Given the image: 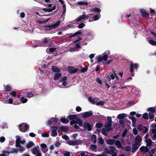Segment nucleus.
I'll return each mask as SVG.
<instances>
[{
  "mask_svg": "<svg viewBox=\"0 0 156 156\" xmlns=\"http://www.w3.org/2000/svg\"><path fill=\"white\" fill-rule=\"evenodd\" d=\"M29 127V125L25 123H23L19 125V130L22 132H25L28 131Z\"/></svg>",
  "mask_w": 156,
  "mask_h": 156,
  "instance_id": "1",
  "label": "nucleus"
},
{
  "mask_svg": "<svg viewBox=\"0 0 156 156\" xmlns=\"http://www.w3.org/2000/svg\"><path fill=\"white\" fill-rule=\"evenodd\" d=\"M83 127L85 129L88 131H90L93 129V126L87 122H84L83 126Z\"/></svg>",
  "mask_w": 156,
  "mask_h": 156,
  "instance_id": "2",
  "label": "nucleus"
},
{
  "mask_svg": "<svg viewBox=\"0 0 156 156\" xmlns=\"http://www.w3.org/2000/svg\"><path fill=\"white\" fill-rule=\"evenodd\" d=\"M137 128L140 131H142L144 133H146L148 130V129L147 127L143 126L141 124H140L138 126Z\"/></svg>",
  "mask_w": 156,
  "mask_h": 156,
  "instance_id": "3",
  "label": "nucleus"
},
{
  "mask_svg": "<svg viewBox=\"0 0 156 156\" xmlns=\"http://www.w3.org/2000/svg\"><path fill=\"white\" fill-rule=\"evenodd\" d=\"M138 65L137 63H135L134 64H133V62L132 61L131 62V63L130 65V72L131 73H132L134 72V67L135 68L137 69L138 67Z\"/></svg>",
  "mask_w": 156,
  "mask_h": 156,
  "instance_id": "4",
  "label": "nucleus"
},
{
  "mask_svg": "<svg viewBox=\"0 0 156 156\" xmlns=\"http://www.w3.org/2000/svg\"><path fill=\"white\" fill-rule=\"evenodd\" d=\"M93 113L92 111L84 112L82 115V117L84 118L89 117L93 115Z\"/></svg>",
  "mask_w": 156,
  "mask_h": 156,
  "instance_id": "5",
  "label": "nucleus"
},
{
  "mask_svg": "<svg viewBox=\"0 0 156 156\" xmlns=\"http://www.w3.org/2000/svg\"><path fill=\"white\" fill-rule=\"evenodd\" d=\"M68 72L70 73H75L78 70L77 68H75L73 66H69L67 68Z\"/></svg>",
  "mask_w": 156,
  "mask_h": 156,
  "instance_id": "6",
  "label": "nucleus"
},
{
  "mask_svg": "<svg viewBox=\"0 0 156 156\" xmlns=\"http://www.w3.org/2000/svg\"><path fill=\"white\" fill-rule=\"evenodd\" d=\"M112 123L108 122H107L105 123V127L107 129V132H109V131L113 130V128L111 127Z\"/></svg>",
  "mask_w": 156,
  "mask_h": 156,
  "instance_id": "7",
  "label": "nucleus"
},
{
  "mask_svg": "<svg viewBox=\"0 0 156 156\" xmlns=\"http://www.w3.org/2000/svg\"><path fill=\"white\" fill-rule=\"evenodd\" d=\"M140 12L141 13L142 16L144 18H147L149 17V14L144 9H140Z\"/></svg>",
  "mask_w": 156,
  "mask_h": 156,
  "instance_id": "8",
  "label": "nucleus"
},
{
  "mask_svg": "<svg viewBox=\"0 0 156 156\" xmlns=\"http://www.w3.org/2000/svg\"><path fill=\"white\" fill-rule=\"evenodd\" d=\"M140 145L139 143L136 142L133 144L132 147V152L133 153L135 152L136 150L138 148Z\"/></svg>",
  "mask_w": 156,
  "mask_h": 156,
  "instance_id": "9",
  "label": "nucleus"
},
{
  "mask_svg": "<svg viewBox=\"0 0 156 156\" xmlns=\"http://www.w3.org/2000/svg\"><path fill=\"white\" fill-rule=\"evenodd\" d=\"M60 21H58L56 23L51 25H47L45 26V27H51L52 28H56L60 25L61 23Z\"/></svg>",
  "mask_w": 156,
  "mask_h": 156,
  "instance_id": "10",
  "label": "nucleus"
},
{
  "mask_svg": "<svg viewBox=\"0 0 156 156\" xmlns=\"http://www.w3.org/2000/svg\"><path fill=\"white\" fill-rule=\"evenodd\" d=\"M89 17V16H88L87 15H82L80 16L76 19V22H79L83 20V19H87Z\"/></svg>",
  "mask_w": 156,
  "mask_h": 156,
  "instance_id": "11",
  "label": "nucleus"
},
{
  "mask_svg": "<svg viewBox=\"0 0 156 156\" xmlns=\"http://www.w3.org/2000/svg\"><path fill=\"white\" fill-rule=\"evenodd\" d=\"M140 150L143 154H144L145 152L147 153L149 152V149L147 146H142L140 148Z\"/></svg>",
  "mask_w": 156,
  "mask_h": 156,
  "instance_id": "12",
  "label": "nucleus"
},
{
  "mask_svg": "<svg viewBox=\"0 0 156 156\" xmlns=\"http://www.w3.org/2000/svg\"><path fill=\"white\" fill-rule=\"evenodd\" d=\"M60 129L63 132H68L69 130L68 127L66 126H61L60 127Z\"/></svg>",
  "mask_w": 156,
  "mask_h": 156,
  "instance_id": "13",
  "label": "nucleus"
},
{
  "mask_svg": "<svg viewBox=\"0 0 156 156\" xmlns=\"http://www.w3.org/2000/svg\"><path fill=\"white\" fill-rule=\"evenodd\" d=\"M77 118V116L76 114L69 115L67 117V118L71 120L74 119L76 120Z\"/></svg>",
  "mask_w": 156,
  "mask_h": 156,
  "instance_id": "14",
  "label": "nucleus"
},
{
  "mask_svg": "<svg viewBox=\"0 0 156 156\" xmlns=\"http://www.w3.org/2000/svg\"><path fill=\"white\" fill-rule=\"evenodd\" d=\"M90 12H95L99 13L101 12V10L98 7L92 8L90 9Z\"/></svg>",
  "mask_w": 156,
  "mask_h": 156,
  "instance_id": "15",
  "label": "nucleus"
},
{
  "mask_svg": "<svg viewBox=\"0 0 156 156\" xmlns=\"http://www.w3.org/2000/svg\"><path fill=\"white\" fill-rule=\"evenodd\" d=\"M51 69L53 72L55 73L59 72L61 71L60 69L55 66H52Z\"/></svg>",
  "mask_w": 156,
  "mask_h": 156,
  "instance_id": "16",
  "label": "nucleus"
},
{
  "mask_svg": "<svg viewBox=\"0 0 156 156\" xmlns=\"http://www.w3.org/2000/svg\"><path fill=\"white\" fill-rule=\"evenodd\" d=\"M115 144L117 147L119 148L122 149V146L120 143V141L119 140H117L114 143Z\"/></svg>",
  "mask_w": 156,
  "mask_h": 156,
  "instance_id": "17",
  "label": "nucleus"
},
{
  "mask_svg": "<svg viewBox=\"0 0 156 156\" xmlns=\"http://www.w3.org/2000/svg\"><path fill=\"white\" fill-rule=\"evenodd\" d=\"M48 42L47 40V38H45L44 39V40L42 42H40V44L41 46H45L46 44H48Z\"/></svg>",
  "mask_w": 156,
  "mask_h": 156,
  "instance_id": "18",
  "label": "nucleus"
},
{
  "mask_svg": "<svg viewBox=\"0 0 156 156\" xmlns=\"http://www.w3.org/2000/svg\"><path fill=\"white\" fill-rule=\"evenodd\" d=\"M61 73H56L54 78V80L55 81L58 80L59 78L61 77Z\"/></svg>",
  "mask_w": 156,
  "mask_h": 156,
  "instance_id": "19",
  "label": "nucleus"
},
{
  "mask_svg": "<svg viewBox=\"0 0 156 156\" xmlns=\"http://www.w3.org/2000/svg\"><path fill=\"white\" fill-rule=\"evenodd\" d=\"M142 140V138L139 135H138L137 136H136V137L135 139V143L138 142V143H139Z\"/></svg>",
  "mask_w": 156,
  "mask_h": 156,
  "instance_id": "20",
  "label": "nucleus"
},
{
  "mask_svg": "<svg viewBox=\"0 0 156 156\" xmlns=\"http://www.w3.org/2000/svg\"><path fill=\"white\" fill-rule=\"evenodd\" d=\"M106 142L107 144L109 145H113L115 142V140L112 139H109L107 140H106Z\"/></svg>",
  "mask_w": 156,
  "mask_h": 156,
  "instance_id": "21",
  "label": "nucleus"
},
{
  "mask_svg": "<svg viewBox=\"0 0 156 156\" xmlns=\"http://www.w3.org/2000/svg\"><path fill=\"white\" fill-rule=\"evenodd\" d=\"M126 116V114L124 113L120 114L117 116V118L119 119H123Z\"/></svg>",
  "mask_w": 156,
  "mask_h": 156,
  "instance_id": "22",
  "label": "nucleus"
},
{
  "mask_svg": "<svg viewBox=\"0 0 156 156\" xmlns=\"http://www.w3.org/2000/svg\"><path fill=\"white\" fill-rule=\"evenodd\" d=\"M101 17V15L99 14L98 15H95L93 17V21H96L99 19Z\"/></svg>",
  "mask_w": 156,
  "mask_h": 156,
  "instance_id": "23",
  "label": "nucleus"
},
{
  "mask_svg": "<svg viewBox=\"0 0 156 156\" xmlns=\"http://www.w3.org/2000/svg\"><path fill=\"white\" fill-rule=\"evenodd\" d=\"M60 121L63 123H67L69 122V120L67 119L64 117L61 118Z\"/></svg>",
  "mask_w": 156,
  "mask_h": 156,
  "instance_id": "24",
  "label": "nucleus"
},
{
  "mask_svg": "<svg viewBox=\"0 0 156 156\" xmlns=\"http://www.w3.org/2000/svg\"><path fill=\"white\" fill-rule=\"evenodd\" d=\"M4 90L6 91H10L12 90V87L9 85H7L5 86Z\"/></svg>",
  "mask_w": 156,
  "mask_h": 156,
  "instance_id": "25",
  "label": "nucleus"
},
{
  "mask_svg": "<svg viewBox=\"0 0 156 156\" xmlns=\"http://www.w3.org/2000/svg\"><path fill=\"white\" fill-rule=\"evenodd\" d=\"M146 142L147 143V147L150 146L152 145V141L150 139L147 140H146Z\"/></svg>",
  "mask_w": 156,
  "mask_h": 156,
  "instance_id": "26",
  "label": "nucleus"
},
{
  "mask_svg": "<svg viewBox=\"0 0 156 156\" xmlns=\"http://www.w3.org/2000/svg\"><path fill=\"white\" fill-rule=\"evenodd\" d=\"M129 119H131L132 120V122L133 123L132 124L134 126H135V124L136 123V121L135 117L133 116H131L129 117Z\"/></svg>",
  "mask_w": 156,
  "mask_h": 156,
  "instance_id": "27",
  "label": "nucleus"
},
{
  "mask_svg": "<svg viewBox=\"0 0 156 156\" xmlns=\"http://www.w3.org/2000/svg\"><path fill=\"white\" fill-rule=\"evenodd\" d=\"M76 123L79 124L80 126H83V122L79 118H77L76 119Z\"/></svg>",
  "mask_w": 156,
  "mask_h": 156,
  "instance_id": "28",
  "label": "nucleus"
},
{
  "mask_svg": "<svg viewBox=\"0 0 156 156\" xmlns=\"http://www.w3.org/2000/svg\"><path fill=\"white\" fill-rule=\"evenodd\" d=\"M147 111H150L154 113L156 111V109L154 107H150L147 108Z\"/></svg>",
  "mask_w": 156,
  "mask_h": 156,
  "instance_id": "29",
  "label": "nucleus"
},
{
  "mask_svg": "<svg viewBox=\"0 0 156 156\" xmlns=\"http://www.w3.org/2000/svg\"><path fill=\"white\" fill-rule=\"evenodd\" d=\"M105 78H106V79H105L104 82L105 83V84H106V83H107V81H108L109 82L111 80V78L108 75H106V76H105Z\"/></svg>",
  "mask_w": 156,
  "mask_h": 156,
  "instance_id": "30",
  "label": "nucleus"
},
{
  "mask_svg": "<svg viewBox=\"0 0 156 156\" xmlns=\"http://www.w3.org/2000/svg\"><path fill=\"white\" fill-rule=\"evenodd\" d=\"M82 141L81 140H76L73 141L74 146L78 145L81 144Z\"/></svg>",
  "mask_w": 156,
  "mask_h": 156,
  "instance_id": "31",
  "label": "nucleus"
},
{
  "mask_svg": "<svg viewBox=\"0 0 156 156\" xmlns=\"http://www.w3.org/2000/svg\"><path fill=\"white\" fill-rule=\"evenodd\" d=\"M67 79V77L66 76H64L63 77H61L59 80L60 82H61L62 81H66Z\"/></svg>",
  "mask_w": 156,
  "mask_h": 156,
  "instance_id": "32",
  "label": "nucleus"
},
{
  "mask_svg": "<svg viewBox=\"0 0 156 156\" xmlns=\"http://www.w3.org/2000/svg\"><path fill=\"white\" fill-rule=\"evenodd\" d=\"M11 153H17L19 151V149L17 148H12L10 150Z\"/></svg>",
  "mask_w": 156,
  "mask_h": 156,
  "instance_id": "33",
  "label": "nucleus"
},
{
  "mask_svg": "<svg viewBox=\"0 0 156 156\" xmlns=\"http://www.w3.org/2000/svg\"><path fill=\"white\" fill-rule=\"evenodd\" d=\"M57 133L56 131L55 130H52L51 133V135L53 137H55L57 136Z\"/></svg>",
  "mask_w": 156,
  "mask_h": 156,
  "instance_id": "34",
  "label": "nucleus"
},
{
  "mask_svg": "<svg viewBox=\"0 0 156 156\" xmlns=\"http://www.w3.org/2000/svg\"><path fill=\"white\" fill-rule=\"evenodd\" d=\"M122 149L125 150L126 151H130L131 148L129 146H127L125 147H122Z\"/></svg>",
  "mask_w": 156,
  "mask_h": 156,
  "instance_id": "35",
  "label": "nucleus"
},
{
  "mask_svg": "<svg viewBox=\"0 0 156 156\" xmlns=\"http://www.w3.org/2000/svg\"><path fill=\"white\" fill-rule=\"evenodd\" d=\"M95 126L98 128H100L103 126V124L101 122H98L96 124Z\"/></svg>",
  "mask_w": 156,
  "mask_h": 156,
  "instance_id": "36",
  "label": "nucleus"
},
{
  "mask_svg": "<svg viewBox=\"0 0 156 156\" xmlns=\"http://www.w3.org/2000/svg\"><path fill=\"white\" fill-rule=\"evenodd\" d=\"M149 43L152 45L155 46L156 45V41L152 40H149Z\"/></svg>",
  "mask_w": 156,
  "mask_h": 156,
  "instance_id": "37",
  "label": "nucleus"
},
{
  "mask_svg": "<svg viewBox=\"0 0 156 156\" xmlns=\"http://www.w3.org/2000/svg\"><path fill=\"white\" fill-rule=\"evenodd\" d=\"M102 134L105 136H107L108 135V134L107 133V129H106L105 128H103L102 130Z\"/></svg>",
  "mask_w": 156,
  "mask_h": 156,
  "instance_id": "38",
  "label": "nucleus"
},
{
  "mask_svg": "<svg viewBox=\"0 0 156 156\" xmlns=\"http://www.w3.org/2000/svg\"><path fill=\"white\" fill-rule=\"evenodd\" d=\"M77 4L80 5H87L88 4V3L87 2H84L83 1H80L77 2Z\"/></svg>",
  "mask_w": 156,
  "mask_h": 156,
  "instance_id": "39",
  "label": "nucleus"
},
{
  "mask_svg": "<svg viewBox=\"0 0 156 156\" xmlns=\"http://www.w3.org/2000/svg\"><path fill=\"white\" fill-rule=\"evenodd\" d=\"M39 152V150L36 148H33L32 150V153L34 154H37Z\"/></svg>",
  "mask_w": 156,
  "mask_h": 156,
  "instance_id": "40",
  "label": "nucleus"
},
{
  "mask_svg": "<svg viewBox=\"0 0 156 156\" xmlns=\"http://www.w3.org/2000/svg\"><path fill=\"white\" fill-rule=\"evenodd\" d=\"M89 101L91 102L93 104H96L95 101L94 100L92 99V98L91 97H89L88 98Z\"/></svg>",
  "mask_w": 156,
  "mask_h": 156,
  "instance_id": "41",
  "label": "nucleus"
},
{
  "mask_svg": "<svg viewBox=\"0 0 156 156\" xmlns=\"http://www.w3.org/2000/svg\"><path fill=\"white\" fill-rule=\"evenodd\" d=\"M85 26V24L83 23H81L77 26V27L78 28L82 29Z\"/></svg>",
  "mask_w": 156,
  "mask_h": 156,
  "instance_id": "42",
  "label": "nucleus"
},
{
  "mask_svg": "<svg viewBox=\"0 0 156 156\" xmlns=\"http://www.w3.org/2000/svg\"><path fill=\"white\" fill-rule=\"evenodd\" d=\"M42 10L45 12H51L52 11L51 8H44L42 9Z\"/></svg>",
  "mask_w": 156,
  "mask_h": 156,
  "instance_id": "43",
  "label": "nucleus"
},
{
  "mask_svg": "<svg viewBox=\"0 0 156 156\" xmlns=\"http://www.w3.org/2000/svg\"><path fill=\"white\" fill-rule=\"evenodd\" d=\"M143 118L146 119H148L149 117L148 116V114L147 113H144L143 115Z\"/></svg>",
  "mask_w": 156,
  "mask_h": 156,
  "instance_id": "44",
  "label": "nucleus"
},
{
  "mask_svg": "<svg viewBox=\"0 0 156 156\" xmlns=\"http://www.w3.org/2000/svg\"><path fill=\"white\" fill-rule=\"evenodd\" d=\"M97 137L95 135H93L91 136L92 140L94 142V143H95L96 142V139Z\"/></svg>",
  "mask_w": 156,
  "mask_h": 156,
  "instance_id": "45",
  "label": "nucleus"
},
{
  "mask_svg": "<svg viewBox=\"0 0 156 156\" xmlns=\"http://www.w3.org/2000/svg\"><path fill=\"white\" fill-rule=\"evenodd\" d=\"M97 148L96 145L92 144L90 146V148L92 150H94Z\"/></svg>",
  "mask_w": 156,
  "mask_h": 156,
  "instance_id": "46",
  "label": "nucleus"
},
{
  "mask_svg": "<svg viewBox=\"0 0 156 156\" xmlns=\"http://www.w3.org/2000/svg\"><path fill=\"white\" fill-rule=\"evenodd\" d=\"M105 103V102L103 101H100L96 103V105H103Z\"/></svg>",
  "mask_w": 156,
  "mask_h": 156,
  "instance_id": "47",
  "label": "nucleus"
},
{
  "mask_svg": "<svg viewBox=\"0 0 156 156\" xmlns=\"http://www.w3.org/2000/svg\"><path fill=\"white\" fill-rule=\"evenodd\" d=\"M34 145V143L33 142H29L27 145V148H29Z\"/></svg>",
  "mask_w": 156,
  "mask_h": 156,
  "instance_id": "48",
  "label": "nucleus"
},
{
  "mask_svg": "<svg viewBox=\"0 0 156 156\" xmlns=\"http://www.w3.org/2000/svg\"><path fill=\"white\" fill-rule=\"evenodd\" d=\"M27 98H25L24 97H23L21 98V102L23 103H25L27 102Z\"/></svg>",
  "mask_w": 156,
  "mask_h": 156,
  "instance_id": "49",
  "label": "nucleus"
},
{
  "mask_svg": "<svg viewBox=\"0 0 156 156\" xmlns=\"http://www.w3.org/2000/svg\"><path fill=\"white\" fill-rule=\"evenodd\" d=\"M109 148L110 151H114L116 149L115 147L112 146H109Z\"/></svg>",
  "mask_w": 156,
  "mask_h": 156,
  "instance_id": "50",
  "label": "nucleus"
},
{
  "mask_svg": "<svg viewBox=\"0 0 156 156\" xmlns=\"http://www.w3.org/2000/svg\"><path fill=\"white\" fill-rule=\"evenodd\" d=\"M98 140L99 141V143L100 144H103L104 143V140L102 139V138L101 137H100L98 138Z\"/></svg>",
  "mask_w": 156,
  "mask_h": 156,
  "instance_id": "51",
  "label": "nucleus"
},
{
  "mask_svg": "<svg viewBox=\"0 0 156 156\" xmlns=\"http://www.w3.org/2000/svg\"><path fill=\"white\" fill-rule=\"evenodd\" d=\"M97 59L98 60L97 62H98L99 64L103 60L102 57L101 56H99L98 57Z\"/></svg>",
  "mask_w": 156,
  "mask_h": 156,
  "instance_id": "52",
  "label": "nucleus"
},
{
  "mask_svg": "<svg viewBox=\"0 0 156 156\" xmlns=\"http://www.w3.org/2000/svg\"><path fill=\"white\" fill-rule=\"evenodd\" d=\"M102 57L103 60L105 61H106L107 60L108 56L106 54L104 55Z\"/></svg>",
  "mask_w": 156,
  "mask_h": 156,
  "instance_id": "53",
  "label": "nucleus"
},
{
  "mask_svg": "<svg viewBox=\"0 0 156 156\" xmlns=\"http://www.w3.org/2000/svg\"><path fill=\"white\" fill-rule=\"evenodd\" d=\"M88 70V67H85L83 68L81 70V72L82 73H84L86 72Z\"/></svg>",
  "mask_w": 156,
  "mask_h": 156,
  "instance_id": "54",
  "label": "nucleus"
},
{
  "mask_svg": "<svg viewBox=\"0 0 156 156\" xmlns=\"http://www.w3.org/2000/svg\"><path fill=\"white\" fill-rule=\"evenodd\" d=\"M41 136L44 137H49V135L47 133H43L41 135Z\"/></svg>",
  "mask_w": 156,
  "mask_h": 156,
  "instance_id": "55",
  "label": "nucleus"
},
{
  "mask_svg": "<svg viewBox=\"0 0 156 156\" xmlns=\"http://www.w3.org/2000/svg\"><path fill=\"white\" fill-rule=\"evenodd\" d=\"M96 81L100 84H102V82L101 80L99 79L98 77L96 79Z\"/></svg>",
  "mask_w": 156,
  "mask_h": 156,
  "instance_id": "56",
  "label": "nucleus"
},
{
  "mask_svg": "<svg viewBox=\"0 0 156 156\" xmlns=\"http://www.w3.org/2000/svg\"><path fill=\"white\" fill-rule=\"evenodd\" d=\"M127 130L126 129L124 130L122 135V137H124L126 136L127 133Z\"/></svg>",
  "mask_w": 156,
  "mask_h": 156,
  "instance_id": "57",
  "label": "nucleus"
},
{
  "mask_svg": "<svg viewBox=\"0 0 156 156\" xmlns=\"http://www.w3.org/2000/svg\"><path fill=\"white\" fill-rule=\"evenodd\" d=\"M51 119L55 123L57 122L58 120V119L56 118H51Z\"/></svg>",
  "mask_w": 156,
  "mask_h": 156,
  "instance_id": "58",
  "label": "nucleus"
},
{
  "mask_svg": "<svg viewBox=\"0 0 156 156\" xmlns=\"http://www.w3.org/2000/svg\"><path fill=\"white\" fill-rule=\"evenodd\" d=\"M76 123V120H75V119L71 120L70 122V124L71 125L73 124H75Z\"/></svg>",
  "mask_w": 156,
  "mask_h": 156,
  "instance_id": "59",
  "label": "nucleus"
},
{
  "mask_svg": "<svg viewBox=\"0 0 156 156\" xmlns=\"http://www.w3.org/2000/svg\"><path fill=\"white\" fill-rule=\"evenodd\" d=\"M67 143L70 145L74 146L73 141V140H71L69 141H67Z\"/></svg>",
  "mask_w": 156,
  "mask_h": 156,
  "instance_id": "60",
  "label": "nucleus"
},
{
  "mask_svg": "<svg viewBox=\"0 0 156 156\" xmlns=\"http://www.w3.org/2000/svg\"><path fill=\"white\" fill-rule=\"evenodd\" d=\"M62 138L63 139H65L66 140H68V139L69 138V137L67 135H62Z\"/></svg>",
  "mask_w": 156,
  "mask_h": 156,
  "instance_id": "61",
  "label": "nucleus"
},
{
  "mask_svg": "<svg viewBox=\"0 0 156 156\" xmlns=\"http://www.w3.org/2000/svg\"><path fill=\"white\" fill-rule=\"evenodd\" d=\"M133 132L134 134L136 135L138 134V131L136 128H134L133 129Z\"/></svg>",
  "mask_w": 156,
  "mask_h": 156,
  "instance_id": "62",
  "label": "nucleus"
},
{
  "mask_svg": "<svg viewBox=\"0 0 156 156\" xmlns=\"http://www.w3.org/2000/svg\"><path fill=\"white\" fill-rule=\"evenodd\" d=\"M10 94L12 95L14 97H15L16 96V92L14 91H13L12 92H11L10 93Z\"/></svg>",
  "mask_w": 156,
  "mask_h": 156,
  "instance_id": "63",
  "label": "nucleus"
},
{
  "mask_svg": "<svg viewBox=\"0 0 156 156\" xmlns=\"http://www.w3.org/2000/svg\"><path fill=\"white\" fill-rule=\"evenodd\" d=\"M64 156H70V154L69 152L65 151L64 154Z\"/></svg>",
  "mask_w": 156,
  "mask_h": 156,
  "instance_id": "64",
  "label": "nucleus"
}]
</instances>
